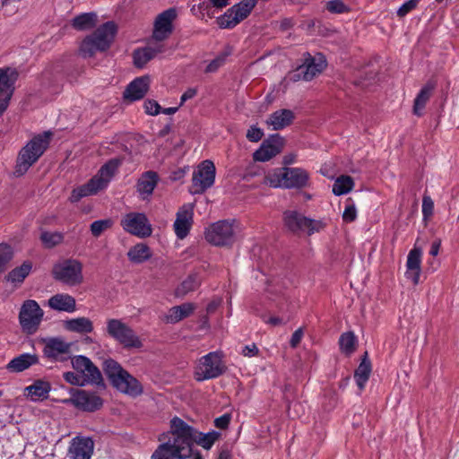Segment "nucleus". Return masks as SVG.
<instances>
[{
	"label": "nucleus",
	"mask_w": 459,
	"mask_h": 459,
	"mask_svg": "<svg viewBox=\"0 0 459 459\" xmlns=\"http://www.w3.org/2000/svg\"><path fill=\"white\" fill-rule=\"evenodd\" d=\"M204 238L208 243L216 247L232 245L236 238L234 222L223 220L209 225L205 229Z\"/></svg>",
	"instance_id": "nucleus-8"
},
{
	"label": "nucleus",
	"mask_w": 459,
	"mask_h": 459,
	"mask_svg": "<svg viewBox=\"0 0 459 459\" xmlns=\"http://www.w3.org/2000/svg\"><path fill=\"white\" fill-rule=\"evenodd\" d=\"M230 422V416L229 414H223L222 416L215 419L214 425L215 427L223 429L228 428Z\"/></svg>",
	"instance_id": "nucleus-59"
},
{
	"label": "nucleus",
	"mask_w": 459,
	"mask_h": 459,
	"mask_svg": "<svg viewBox=\"0 0 459 459\" xmlns=\"http://www.w3.org/2000/svg\"><path fill=\"white\" fill-rule=\"evenodd\" d=\"M256 1L257 0H243L229 8L224 14L218 17L217 23L219 27L222 29L234 28L249 15L255 6Z\"/></svg>",
	"instance_id": "nucleus-12"
},
{
	"label": "nucleus",
	"mask_w": 459,
	"mask_h": 459,
	"mask_svg": "<svg viewBox=\"0 0 459 459\" xmlns=\"http://www.w3.org/2000/svg\"><path fill=\"white\" fill-rule=\"evenodd\" d=\"M36 363H38V358L36 355L30 353H22L10 360L6 366V368L10 372L18 373L29 368L30 366L35 365Z\"/></svg>",
	"instance_id": "nucleus-32"
},
{
	"label": "nucleus",
	"mask_w": 459,
	"mask_h": 459,
	"mask_svg": "<svg viewBox=\"0 0 459 459\" xmlns=\"http://www.w3.org/2000/svg\"><path fill=\"white\" fill-rule=\"evenodd\" d=\"M354 181L351 177L342 175L338 177L333 186V193L335 195H346L352 190Z\"/></svg>",
	"instance_id": "nucleus-41"
},
{
	"label": "nucleus",
	"mask_w": 459,
	"mask_h": 459,
	"mask_svg": "<svg viewBox=\"0 0 459 459\" xmlns=\"http://www.w3.org/2000/svg\"><path fill=\"white\" fill-rule=\"evenodd\" d=\"M151 79L149 76H140L133 80L126 88L123 97L129 101L142 100L149 91Z\"/></svg>",
	"instance_id": "nucleus-23"
},
{
	"label": "nucleus",
	"mask_w": 459,
	"mask_h": 459,
	"mask_svg": "<svg viewBox=\"0 0 459 459\" xmlns=\"http://www.w3.org/2000/svg\"><path fill=\"white\" fill-rule=\"evenodd\" d=\"M226 370V366L220 351H212L201 357L195 367V380L204 381L216 378Z\"/></svg>",
	"instance_id": "nucleus-7"
},
{
	"label": "nucleus",
	"mask_w": 459,
	"mask_h": 459,
	"mask_svg": "<svg viewBox=\"0 0 459 459\" xmlns=\"http://www.w3.org/2000/svg\"><path fill=\"white\" fill-rule=\"evenodd\" d=\"M65 328L71 332L89 333L93 330L92 322L87 317H78L67 320Z\"/></svg>",
	"instance_id": "nucleus-37"
},
{
	"label": "nucleus",
	"mask_w": 459,
	"mask_h": 459,
	"mask_svg": "<svg viewBox=\"0 0 459 459\" xmlns=\"http://www.w3.org/2000/svg\"><path fill=\"white\" fill-rule=\"evenodd\" d=\"M303 335H304V333H303V329L302 328H299L297 329L291 338H290V344L292 348H296L299 342H301L302 338H303Z\"/></svg>",
	"instance_id": "nucleus-58"
},
{
	"label": "nucleus",
	"mask_w": 459,
	"mask_h": 459,
	"mask_svg": "<svg viewBox=\"0 0 459 459\" xmlns=\"http://www.w3.org/2000/svg\"><path fill=\"white\" fill-rule=\"evenodd\" d=\"M241 354L245 357H255L259 354V349L255 343H251L243 347Z\"/></svg>",
	"instance_id": "nucleus-55"
},
{
	"label": "nucleus",
	"mask_w": 459,
	"mask_h": 459,
	"mask_svg": "<svg viewBox=\"0 0 459 459\" xmlns=\"http://www.w3.org/2000/svg\"><path fill=\"white\" fill-rule=\"evenodd\" d=\"M284 140L276 134L263 142L259 149L254 154L255 161L265 162L279 154L283 148Z\"/></svg>",
	"instance_id": "nucleus-20"
},
{
	"label": "nucleus",
	"mask_w": 459,
	"mask_h": 459,
	"mask_svg": "<svg viewBox=\"0 0 459 459\" xmlns=\"http://www.w3.org/2000/svg\"><path fill=\"white\" fill-rule=\"evenodd\" d=\"M419 0H408L403 3L397 10V15L400 17L405 16L412 11L418 4Z\"/></svg>",
	"instance_id": "nucleus-54"
},
{
	"label": "nucleus",
	"mask_w": 459,
	"mask_h": 459,
	"mask_svg": "<svg viewBox=\"0 0 459 459\" xmlns=\"http://www.w3.org/2000/svg\"><path fill=\"white\" fill-rule=\"evenodd\" d=\"M197 94V90L195 88L187 89L180 98V106L184 104L188 100L193 99Z\"/></svg>",
	"instance_id": "nucleus-60"
},
{
	"label": "nucleus",
	"mask_w": 459,
	"mask_h": 459,
	"mask_svg": "<svg viewBox=\"0 0 459 459\" xmlns=\"http://www.w3.org/2000/svg\"><path fill=\"white\" fill-rule=\"evenodd\" d=\"M32 268V264L30 261H25L22 265L15 267L5 276V280L11 282L13 286L21 285L25 278L30 274Z\"/></svg>",
	"instance_id": "nucleus-34"
},
{
	"label": "nucleus",
	"mask_w": 459,
	"mask_h": 459,
	"mask_svg": "<svg viewBox=\"0 0 459 459\" xmlns=\"http://www.w3.org/2000/svg\"><path fill=\"white\" fill-rule=\"evenodd\" d=\"M201 279L197 274L189 275L175 290L177 297H184L199 287Z\"/></svg>",
	"instance_id": "nucleus-40"
},
{
	"label": "nucleus",
	"mask_w": 459,
	"mask_h": 459,
	"mask_svg": "<svg viewBox=\"0 0 459 459\" xmlns=\"http://www.w3.org/2000/svg\"><path fill=\"white\" fill-rule=\"evenodd\" d=\"M50 308L56 311L73 313L76 309L75 299L67 293H59L52 296L48 300Z\"/></svg>",
	"instance_id": "nucleus-28"
},
{
	"label": "nucleus",
	"mask_w": 459,
	"mask_h": 459,
	"mask_svg": "<svg viewBox=\"0 0 459 459\" xmlns=\"http://www.w3.org/2000/svg\"><path fill=\"white\" fill-rule=\"evenodd\" d=\"M434 89V84L427 83L422 89L420 91L419 94L414 100L413 106V113L417 116H420L423 108L426 106L427 101L429 100L432 91Z\"/></svg>",
	"instance_id": "nucleus-39"
},
{
	"label": "nucleus",
	"mask_w": 459,
	"mask_h": 459,
	"mask_svg": "<svg viewBox=\"0 0 459 459\" xmlns=\"http://www.w3.org/2000/svg\"><path fill=\"white\" fill-rule=\"evenodd\" d=\"M97 23V15L95 13H83L72 21V26L78 30H86L93 28Z\"/></svg>",
	"instance_id": "nucleus-38"
},
{
	"label": "nucleus",
	"mask_w": 459,
	"mask_h": 459,
	"mask_svg": "<svg viewBox=\"0 0 459 459\" xmlns=\"http://www.w3.org/2000/svg\"><path fill=\"white\" fill-rule=\"evenodd\" d=\"M152 255L151 248L144 243H138L129 248L127 257L133 264H143Z\"/></svg>",
	"instance_id": "nucleus-33"
},
{
	"label": "nucleus",
	"mask_w": 459,
	"mask_h": 459,
	"mask_svg": "<svg viewBox=\"0 0 459 459\" xmlns=\"http://www.w3.org/2000/svg\"><path fill=\"white\" fill-rule=\"evenodd\" d=\"M44 316V311L37 301L33 299L25 300L19 312V323L22 329L27 333H34Z\"/></svg>",
	"instance_id": "nucleus-11"
},
{
	"label": "nucleus",
	"mask_w": 459,
	"mask_h": 459,
	"mask_svg": "<svg viewBox=\"0 0 459 459\" xmlns=\"http://www.w3.org/2000/svg\"><path fill=\"white\" fill-rule=\"evenodd\" d=\"M63 403L66 404H73L86 411H94L99 410L103 403L102 399L99 395L85 390L76 391L71 398L65 399Z\"/></svg>",
	"instance_id": "nucleus-16"
},
{
	"label": "nucleus",
	"mask_w": 459,
	"mask_h": 459,
	"mask_svg": "<svg viewBox=\"0 0 459 459\" xmlns=\"http://www.w3.org/2000/svg\"><path fill=\"white\" fill-rule=\"evenodd\" d=\"M283 289V284L278 279H273L268 282L265 290L269 294L278 295L282 292Z\"/></svg>",
	"instance_id": "nucleus-52"
},
{
	"label": "nucleus",
	"mask_w": 459,
	"mask_h": 459,
	"mask_svg": "<svg viewBox=\"0 0 459 459\" xmlns=\"http://www.w3.org/2000/svg\"><path fill=\"white\" fill-rule=\"evenodd\" d=\"M117 32L114 22H108L100 26L92 35L86 37L82 42L80 51L84 57L92 56L97 51H104L109 48Z\"/></svg>",
	"instance_id": "nucleus-6"
},
{
	"label": "nucleus",
	"mask_w": 459,
	"mask_h": 459,
	"mask_svg": "<svg viewBox=\"0 0 459 459\" xmlns=\"http://www.w3.org/2000/svg\"><path fill=\"white\" fill-rule=\"evenodd\" d=\"M434 211V202L429 195H424L422 198V215L424 220L432 216Z\"/></svg>",
	"instance_id": "nucleus-49"
},
{
	"label": "nucleus",
	"mask_w": 459,
	"mask_h": 459,
	"mask_svg": "<svg viewBox=\"0 0 459 459\" xmlns=\"http://www.w3.org/2000/svg\"><path fill=\"white\" fill-rule=\"evenodd\" d=\"M158 183V175L153 171H147L139 178L137 191L142 199L146 200L152 194Z\"/></svg>",
	"instance_id": "nucleus-30"
},
{
	"label": "nucleus",
	"mask_w": 459,
	"mask_h": 459,
	"mask_svg": "<svg viewBox=\"0 0 459 459\" xmlns=\"http://www.w3.org/2000/svg\"><path fill=\"white\" fill-rule=\"evenodd\" d=\"M17 73L10 68L0 69V116L7 108L14 91Z\"/></svg>",
	"instance_id": "nucleus-17"
},
{
	"label": "nucleus",
	"mask_w": 459,
	"mask_h": 459,
	"mask_svg": "<svg viewBox=\"0 0 459 459\" xmlns=\"http://www.w3.org/2000/svg\"><path fill=\"white\" fill-rule=\"evenodd\" d=\"M357 214H358V212H357L356 206H355L353 201L351 198H349L346 201L345 208L342 212L343 221L346 223L354 221L357 219Z\"/></svg>",
	"instance_id": "nucleus-47"
},
{
	"label": "nucleus",
	"mask_w": 459,
	"mask_h": 459,
	"mask_svg": "<svg viewBox=\"0 0 459 459\" xmlns=\"http://www.w3.org/2000/svg\"><path fill=\"white\" fill-rule=\"evenodd\" d=\"M178 110V108L177 107H171V108H164V109H160V112H162L163 114L165 115H173L175 114L177 111Z\"/></svg>",
	"instance_id": "nucleus-64"
},
{
	"label": "nucleus",
	"mask_w": 459,
	"mask_h": 459,
	"mask_svg": "<svg viewBox=\"0 0 459 459\" xmlns=\"http://www.w3.org/2000/svg\"><path fill=\"white\" fill-rule=\"evenodd\" d=\"M326 59L323 54L318 53L314 56H309L302 65V69L305 71L303 75L304 81H311L320 74L326 67Z\"/></svg>",
	"instance_id": "nucleus-25"
},
{
	"label": "nucleus",
	"mask_w": 459,
	"mask_h": 459,
	"mask_svg": "<svg viewBox=\"0 0 459 459\" xmlns=\"http://www.w3.org/2000/svg\"><path fill=\"white\" fill-rule=\"evenodd\" d=\"M50 390L51 385L48 382L36 380L32 385L25 388V393L32 402H38L48 398Z\"/></svg>",
	"instance_id": "nucleus-31"
},
{
	"label": "nucleus",
	"mask_w": 459,
	"mask_h": 459,
	"mask_svg": "<svg viewBox=\"0 0 459 459\" xmlns=\"http://www.w3.org/2000/svg\"><path fill=\"white\" fill-rule=\"evenodd\" d=\"M213 6L222 8L229 4V0H210Z\"/></svg>",
	"instance_id": "nucleus-62"
},
{
	"label": "nucleus",
	"mask_w": 459,
	"mask_h": 459,
	"mask_svg": "<svg viewBox=\"0 0 459 459\" xmlns=\"http://www.w3.org/2000/svg\"><path fill=\"white\" fill-rule=\"evenodd\" d=\"M266 323L270 324V325H272L273 326L281 325L284 324L282 318L278 317V316H271V317H269L268 320H266Z\"/></svg>",
	"instance_id": "nucleus-61"
},
{
	"label": "nucleus",
	"mask_w": 459,
	"mask_h": 459,
	"mask_svg": "<svg viewBox=\"0 0 459 459\" xmlns=\"http://www.w3.org/2000/svg\"><path fill=\"white\" fill-rule=\"evenodd\" d=\"M64 379L74 385H84L86 384L85 377L81 376L77 371L75 372H65L63 375Z\"/></svg>",
	"instance_id": "nucleus-50"
},
{
	"label": "nucleus",
	"mask_w": 459,
	"mask_h": 459,
	"mask_svg": "<svg viewBox=\"0 0 459 459\" xmlns=\"http://www.w3.org/2000/svg\"><path fill=\"white\" fill-rule=\"evenodd\" d=\"M113 225L111 219L95 221L91 224V231L94 237H99L105 230L110 229Z\"/></svg>",
	"instance_id": "nucleus-45"
},
{
	"label": "nucleus",
	"mask_w": 459,
	"mask_h": 459,
	"mask_svg": "<svg viewBox=\"0 0 459 459\" xmlns=\"http://www.w3.org/2000/svg\"><path fill=\"white\" fill-rule=\"evenodd\" d=\"M220 433L197 431L179 417L170 420L169 430L159 436L160 444L151 459H187L192 455L194 443L204 449H210L219 438Z\"/></svg>",
	"instance_id": "nucleus-1"
},
{
	"label": "nucleus",
	"mask_w": 459,
	"mask_h": 459,
	"mask_svg": "<svg viewBox=\"0 0 459 459\" xmlns=\"http://www.w3.org/2000/svg\"><path fill=\"white\" fill-rule=\"evenodd\" d=\"M145 112L151 116H157L160 113V106L156 100H147L143 103Z\"/></svg>",
	"instance_id": "nucleus-51"
},
{
	"label": "nucleus",
	"mask_w": 459,
	"mask_h": 459,
	"mask_svg": "<svg viewBox=\"0 0 459 459\" xmlns=\"http://www.w3.org/2000/svg\"><path fill=\"white\" fill-rule=\"evenodd\" d=\"M247 138L253 143L259 142L264 136V132L262 129L255 126H252L247 132Z\"/></svg>",
	"instance_id": "nucleus-53"
},
{
	"label": "nucleus",
	"mask_w": 459,
	"mask_h": 459,
	"mask_svg": "<svg viewBox=\"0 0 459 459\" xmlns=\"http://www.w3.org/2000/svg\"><path fill=\"white\" fill-rule=\"evenodd\" d=\"M215 171V166L212 161L206 160L201 162L197 169L193 173V193L200 194L210 188L214 184Z\"/></svg>",
	"instance_id": "nucleus-14"
},
{
	"label": "nucleus",
	"mask_w": 459,
	"mask_h": 459,
	"mask_svg": "<svg viewBox=\"0 0 459 459\" xmlns=\"http://www.w3.org/2000/svg\"><path fill=\"white\" fill-rule=\"evenodd\" d=\"M103 370L112 385L121 393L135 397L143 393L140 382L112 359H106Z\"/></svg>",
	"instance_id": "nucleus-5"
},
{
	"label": "nucleus",
	"mask_w": 459,
	"mask_h": 459,
	"mask_svg": "<svg viewBox=\"0 0 459 459\" xmlns=\"http://www.w3.org/2000/svg\"><path fill=\"white\" fill-rule=\"evenodd\" d=\"M306 219L307 217L294 211L284 213L285 226L294 233L304 232Z\"/></svg>",
	"instance_id": "nucleus-35"
},
{
	"label": "nucleus",
	"mask_w": 459,
	"mask_h": 459,
	"mask_svg": "<svg viewBox=\"0 0 459 459\" xmlns=\"http://www.w3.org/2000/svg\"><path fill=\"white\" fill-rule=\"evenodd\" d=\"M294 119V113L286 108L276 110L266 119V125L274 131L281 130L290 126Z\"/></svg>",
	"instance_id": "nucleus-27"
},
{
	"label": "nucleus",
	"mask_w": 459,
	"mask_h": 459,
	"mask_svg": "<svg viewBox=\"0 0 459 459\" xmlns=\"http://www.w3.org/2000/svg\"><path fill=\"white\" fill-rule=\"evenodd\" d=\"M367 357V353L365 354ZM371 373V363L367 358H364L358 368L355 370L354 378L356 384L360 391L365 388V385L369 378Z\"/></svg>",
	"instance_id": "nucleus-36"
},
{
	"label": "nucleus",
	"mask_w": 459,
	"mask_h": 459,
	"mask_svg": "<svg viewBox=\"0 0 459 459\" xmlns=\"http://www.w3.org/2000/svg\"><path fill=\"white\" fill-rule=\"evenodd\" d=\"M195 306L193 303L186 302L180 306H175L169 308L164 316V322L167 324H176L193 314Z\"/></svg>",
	"instance_id": "nucleus-29"
},
{
	"label": "nucleus",
	"mask_w": 459,
	"mask_h": 459,
	"mask_svg": "<svg viewBox=\"0 0 459 459\" xmlns=\"http://www.w3.org/2000/svg\"><path fill=\"white\" fill-rule=\"evenodd\" d=\"M125 231L138 238H147L152 235V229L146 215L143 212H129L121 220Z\"/></svg>",
	"instance_id": "nucleus-13"
},
{
	"label": "nucleus",
	"mask_w": 459,
	"mask_h": 459,
	"mask_svg": "<svg viewBox=\"0 0 459 459\" xmlns=\"http://www.w3.org/2000/svg\"><path fill=\"white\" fill-rule=\"evenodd\" d=\"M50 132L34 135L19 152L13 174L23 176L35 164L48 148L51 139Z\"/></svg>",
	"instance_id": "nucleus-2"
},
{
	"label": "nucleus",
	"mask_w": 459,
	"mask_h": 459,
	"mask_svg": "<svg viewBox=\"0 0 459 459\" xmlns=\"http://www.w3.org/2000/svg\"><path fill=\"white\" fill-rule=\"evenodd\" d=\"M119 166L117 160H110L104 164L99 172L86 184L74 188L69 200L71 203H77L82 198L97 194L100 190L106 188Z\"/></svg>",
	"instance_id": "nucleus-4"
},
{
	"label": "nucleus",
	"mask_w": 459,
	"mask_h": 459,
	"mask_svg": "<svg viewBox=\"0 0 459 459\" xmlns=\"http://www.w3.org/2000/svg\"><path fill=\"white\" fill-rule=\"evenodd\" d=\"M73 368L83 377L86 383L99 384L102 380L99 368L85 356L79 355L71 359Z\"/></svg>",
	"instance_id": "nucleus-19"
},
{
	"label": "nucleus",
	"mask_w": 459,
	"mask_h": 459,
	"mask_svg": "<svg viewBox=\"0 0 459 459\" xmlns=\"http://www.w3.org/2000/svg\"><path fill=\"white\" fill-rule=\"evenodd\" d=\"M305 230L304 232L307 235H312L316 232H320L323 230L327 223L325 220H312L309 218H307L305 221Z\"/></svg>",
	"instance_id": "nucleus-44"
},
{
	"label": "nucleus",
	"mask_w": 459,
	"mask_h": 459,
	"mask_svg": "<svg viewBox=\"0 0 459 459\" xmlns=\"http://www.w3.org/2000/svg\"><path fill=\"white\" fill-rule=\"evenodd\" d=\"M326 10L331 13H345L350 11V7L343 0H330L326 3Z\"/></svg>",
	"instance_id": "nucleus-46"
},
{
	"label": "nucleus",
	"mask_w": 459,
	"mask_h": 459,
	"mask_svg": "<svg viewBox=\"0 0 459 459\" xmlns=\"http://www.w3.org/2000/svg\"><path fill=\"white\" fill-rule=\"evenodd\" d=\"M72 342H67L62 338H49L45 340L43 352L46 357L56 361H65L72 359Z\"/></svg>",
	"instance_id": "nucleus-15"
},
{
	"label": "nucleus",
	"mask_w": 459,
	"mask_h": 459,
	"mask_svg": "<svg viewBox=\"0 0 459 459\" xmlns=\"http://www.w3.org/2000/svg\"><path fill=\"white\" fill-rule=\"evenodd\" d=\"M64 236L58 231H42L40 234V240L43 245L51 248L63 241Z\"/></svg>",
	"instance_id": "nucleus-43"
},
{
	"label": "nucleus",
	"mask_w": 459,
	"mask_h": 459,
	"mask_svg": "<svg viewBox=\"0 0 459 459\" xmlns=\"http://www.w3.org/2000/svg\"><path fill=\"white\" fill-rule=\"evenodd\" d=\"M176 17L177 12L174 8L165 10L156 17L152 32V38L156 41H162L171 34Z\"/></svg>",
	"instance_id": "nucleus-18"
},
{
	"label": "nucleus",
	"mask_w": 459,
	"mask_h": 459,
	"mask_svg": "<svg viewBox=\"0 0 459 459\" xmlns=\"http://www.w3.org/2000/svg\"><path fill=\"white\" fill-rule=\"evenodd\" d=\"M163 51L164 48L160 43L149 44L146 47L137 48L133 53L134 65L138 68H143L149 61Z\"/></svg>",
	"instance_id": "nucleus-24"
},
{
	"label": "nucleus",
	"mask_w": 459,
	"mask_h": 459,
	"mask_svg": "<svg viewBox=\"0 0 459 459\" xmlns=\"http://www.w3.org/2000/svg\"><path fill=\"white\" fill-rule=\"evenodd\" d=\"M225 58L223 56H218L215 59H213L210 64L206 66L205 72L206 73H213L215 72L220 66H221L224 63Z\"/></svg>",
	"instance_id": "nucleus-56"
},
{
	"label": "nucleus",
	"mask_w": 459,
	"mask_h": 459,
	"mask_svg": "<svg viewBox=\"0 0 459 459\" xmlns=\"http://www.w3.org/2000/svg\"><path fill=\"white\" fill-rule=\"evenodd\" d=\"M13 257V249L7 244H0V271Z\"/></svg>",
	"instance_id": "nucleus-48"
},
{
	"label": "nucleus",
	"mask_w": 459,
	"mask_h": 459,
	"mask_svg": "<svg viewBox=\"0 0 459 459\" xmlns=\"http://www.w3.org/2000/svg\"><path fill=\"white\" fill-rule=\"evenodd\" d=\"M420 264H421V251L418 248H413L409 252L406 262L405 276L411 280L414 285L420 281Z\"/></svg>",
	"instance_id": "nucleus-26"
},
{
	"label": "nucleus",
	"mask_w": 459,
	"mask_h": 459,
	"mask_svg": "<svg viewBox=\"0 0 459 459\" xmlns=\"http://www.w3.org/2000/svg\"><path fill=\"white\" fill-rule=\"evenodd\" d=\"M440 244L434 242L430 247L429 254L432 256H436L438 254Z\"/></svg>",
	"instance_id": "nucleus-63"
},
{
	"label": "nucleus",
	"mask_w": 459,
	"mask_h": 459,
	"mask_svg": "<svg viewBox=\"0 0 459 459\" xmlns=\"http://www.w3.org/2000/svg\"><path fill=\"white\" fill-rule=\"evenodd\" d=\"M194 211L190 204L179 208L174 221L175 234L179 239H184L189 233L193 224Z\"/></svg>",
	"instance_id": "nucleus-21"
},
{
	"label": "nucleus",
	"mask_w": 459,
	"mask_h": 459,
	"mask_svg": "<svg viewBox=\"0 0 459 459\" xmlns=\"http://www.w3.org/2000/svg\"><path fill=\"white\" fill-rule=\"evenodd\" d=\"M304 72L305 71L302 69V65H300L296 70L290 72L287 75V78L289 81H291V82H298L300 80H304V78H303V75L305 74Z\"/></svg>",
	"instance_id": "nucleus-57"
},
{
	"label": "nucleus",
	"mask_w": 459,
	"mask_h": 459,
	"mask_svg": "<svg viewBox=\"0 0 459 459\" xmlns=\"http://www.w3.org/2000/svg\"><path fill=\"white\" fill-rule=\"evenodd\" d=\"M107 333L125 348L139 349L143 346L142 341L134 331L120 319H108L107 321Z\"/></svg>",
	"instance_id": "nucleus-9"
},
{
	"label": "nucleus",
	"mask_w": 459,
	"mask_h": 459,
	"mask_svg": "<svg viewBox=\"0 0 459 459\" xmlns=\"http://www.w3.org/2000/svg\"><path fill=\"white\" fill-rule=\"evenodd\" d=\"M340 350L345 354H351L355 351L356 337L352 332L343 333L339 339Z\"/></svg>",
	"instance_id": "nucleus-42"
},
{
	"label": "nucleus",
	"mask_w": 459,
	"mask_h": 459,
	"mask_svg": "<svg viewBox=\"0 0 459 459\" xmlns=\"http://www.w3.org/2000/svg\"><path fill=\"white\" fill-rule=\"evenodd\" d=\"M264 180L271 187L300 189L308 186L309 174L301 168L281 167L268 171Z\"/></svg>",
	"instance_id": "nucleus-3"
},
{
	"label": "nucleus",
	"mask_w": 459,
	"mask_h": 459,
	"mask_svg": "<svg viewBox=\"0 0 459 459\" xmlns=\"http://www.w3.org/2000/svg\"><path fill=\"white\" fill-rule=\"evenodd\" d=\"M94 448V443L90 437H76L72 439L68 456L70 459H91Z\"/></svg>",
	"instance_id": "nucleus-22"
},
{
	"label": "nucleus",
	"mask_w": 459,
	"mask_h": 459,
	"mask_svg": "<svg viewBox=\"0 0 459 459\" xmlns=\"http://www.w3.org/2000/svg\"><path fill=\"white\" fill-rule=\"evenodd\" d=\"M53 277L68 286H76L82 282V264L75 259H67L55 264Z\"/></svg>",
	"instance_id": "nucleus-10"
}]
</instances>
